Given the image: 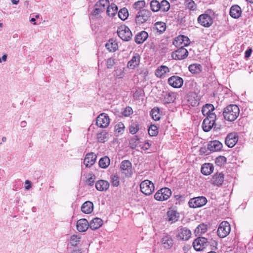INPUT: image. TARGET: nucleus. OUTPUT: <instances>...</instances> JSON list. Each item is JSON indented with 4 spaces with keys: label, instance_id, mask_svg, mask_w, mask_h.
I'll return each mask as SVG.
<instances>
[{
    "label": "nucleus",
    "instance_id": "1",
    "mask_svg": "<svg viewBox=\"0 0 253 253\" xmlns=\"http://www.w3.org/2000/svg\"><path fill=\"white\" fill-rule=\"evenodd\" d=\"M239 113V107L235 104H230L224 109L223 116L226 121L233 122L238 118Z\"/></svg>",
    "mask_w": 253,
    "mask_h": 253
},
{
    "label": "nucleus",
    "instance_id": "2",
    "mask_svg": "<svg viewBox=\"0 0 253 253\" xmlns=\"http://www.w3.org/2000/svg\"><path fill=\"white\" fill-rule=\"evenodd\" d=\"M209 244L216 246L217 243L214 240H211L210 241H209L207 238L201 237L197 238L194 241L193 246L196 251H200L206 248Z\"/></svg>",
    "mask_w": 253,
    "mask_h": 253
},
{
    "label": "nucleus",
    "instance_id": "3",
    "mask_svg": "<svg viewBox=\"0 0 253 253\" xmlns=\"http://www.w3.org/2000/svg\"><path fill=\"white\" fill-rule=\"evenodd\" d=\"M151 12L148 9L139 10L135 16V21L137 24L140 25L146 22L151 17Z\"/></svg>",
    "mask_w": 253,
    "mask_h": 253
},
{
    "label": "nucleus",
    "instance_id": "4",
    "mask_svg": "<svg viewBox=\"0 0 253 253\" xmlns=\"http://www.w3.org/2000/svg\"><path fill=\"white\" fill-rule=\"evenodd\" d=\"M117 34L124 41H129L132 37V34L129 28L125 25H121L118 28Z\"/></svg>",
    "mask_w": 253,
    "mask_h": 253
},
{
    "label": "nucleus",
    "instance_id": "5",
    "mask_svg": "<svg viewBox=\"0 0 253 253\" xmlns=\"http://www.w3.org/2000/svg\"><path fill=\"white\" fill-rule=\"evenodd\" d=\"M140 188L143 193L146 195H150L154 192L155 186L152 181L145 180L141 182Z\"/></svg>",
    "mask_w": 253,
    "mask_h": 253
},
{
    "label": "nucleus",
    "instance_id": "6",
    "mask_svg": "<svg viewBox=\"0 0 253 253\" xmlns=\"http://www.w3.org/2000/svg\"><path fill=\"white\" fill-rule=\"evenodd\" d=\"M171 195V191L170 189L165 187L159 190L155 194L154 198L160 201H163L168 199Z\"/></svg>",
    "mask_w": 253,
    "mask_h": 253
},
{
    "label": "nucleus",
    "instance_id": "7",
    "mask_svg": "<svg viewBox=\"0 0 253 253\" xmlns=\"http://www.w3.org/2000/svg\"><path fill=\"white\" fill-rule=\"evenodd\" d=\"M231 231L230 224L227 221H222L220 223L218 229L217 235L220 238L226 237Z\"/></svg>",
    "mask_w": 253,
    "mask_h": 253
},
{
    "label": "nucleus",
    "instance_id": "8",
    "mask_svg": "<svg viewBox=\"0 0 253 253\" xmlns=\"http://www.w3.org/2000/svg\"><path fill=\"white\" fill-rule=\"evenodd\" d=\"M216 118V116L215 114H211V116H209V117H206L204 119L202 127L205 132H208L212 128L214 124Z\"/></svg>",
    "mask_w": 253,
    "mask_h": 253
},
{
    "label": "nucleus",
    "instance_id": "9",
    "mask_svg": "<svg viewBox=\"0 0 253 253\" xmlns=\"http://www.w3.org/2000/svg\"><path fill=\"white\" fill-rule=\"evenodd\" d=\"M176 237L181 240L187 241L191 236V231L186 227L180 226L176 230Z\"/></svg>",
    "mask_w": 253,
    "mask_h": 253
},
{
    "label": "nucleus",
    "instance_id": "10",
    "mask_svg": "<svg viewBox=\"0 0 253 253\" xmlns=\"http://www.w3.org/2000/svg\"><path fill=\"white\" fill-rule=\"evenodd\" d=\"M197 21L199 24L205 27H209L213 23V19L207 13L200 15Z\"/></svg>",
    "mask_w": 253,
    "mask_h": 253
},
{
    "label": "nucleus",
    "instance_id": "11",
    "mask_svg": "<svg viewBox=\"0 0 253 253\" xmlns=\"http://www.w3.org/2000/svg\"><path fill=\"white\" fill-rule=\"evenodd\" d=\"M110 123L109 116L105 113L100 114L96 119V125L100 127H106Z\"/></svg>",
    "mask_w": 253,
    "mask_h": 253
},
{
    "label": "nucleus",
    "instance_id": "12",
    "mask_svg": "<svg viewBox=\"0 0 253 253\" xmlns=\"http://www.w3.org/2000/svg\"><path fill=\"white\" fill-rule=\"evenodd\" d=\"M207 202V199L204 197H198L191 199L189 201L190 207L196 208L205 205Z\"/></svg>",
    "mask_w": 253,
    "mask_h": 253
},
{
    "label": "nucleus",
    "instance_id": "13",
    "mask_svg": "<svg viewBox=\"0 0 253 253\" xmlns=\"http://www.w3.org/2000/svg\"><path fill=\"white\" fill-rule=\"evenodd\" d=\"M120 169L122 172L126 176H130L132 174V164L128 160H124L121 164Z\"/></svg>",
    "mask_w": 253,
    "mask_h": 253
},
{
    "label": "nucleus",
    "instance_id": "14",
    "mask_svg": "<svg viewBox=\"0 0 253 253\" xmlns=\"http://www.w3.org/2000/svg\"><path fill=\"white\" fill-rule=\"evenodd\" d=\"M140 55L137 53H134L128 61L127 67L129 69H134L138 67L140 62Z\"/></svg>",
    "mask_w": 253,
    "mask_h": 253
},
{
    "label": "nucleus",
    "instance_id": "15",
    "mask_svg": "<svg viewBox=\"0 0 253 253\" xmlns=\"http://www.w3.org/2000/svg\"><path fill=\"white\" fill-rule=\"evenodd\" d=\"M188 55L187 50L183 47H180L172 53L171 57L175 60H182L187 57Z\"/></svg>",
    "mask_w": 253,
    "mask_h": 253
},
{
    "label": "nucleus",
    "instance_id": "16",
    "mask_svg": "<svg viewBox=\"0 0 253 253\" xmlns=\"http://www.w3.org/2000/svg\"><path fill=\"white\" fill-rule=\"evenodd\" d=\"M190 41L189 38L185 36L180 35L175 38L173 44L176 46L184 47L189 45Z\"/></svg>",
    "mask_w": 253,
    "mask_h": 253
},
{
    "label": "nucleus",
    "instance_id": "17",
    "mask_svg": "<svg viewBox=\"0 0 253 253\" xmlns=\"http://www.w3.org/2000/svg\"><path fill=\"white\" fill-rule=\"evenodd\" d=\"M169 84L174 88H180L183 84V79L177 76H172L168 79Z\"/></svg>",
    "mask_w": 253,
    "mask_h": 253
},
{
    "label": "nucleus",
    "instance_id": "18",
    "mask_svg": "<svg viewBox=\"0 0 253 253\" xmlns=\"http://www.w3.org/2000/svg\"><path fill=\"white\" fill-rule=\"evenodd\" d=\"M96 158L97 156L94 153H88L84 159V164L86 167H90L95 163Z\"/></svg>",
    "mask_w": 253,
    "mask_h": 253
},
{
    "label": "nucleus",
    "instance_id": "19",
    "mask_svg": "<svg viewBox=\"0 0 253 253\" xmlns=\"http://www.w3.org/2000/svg\"><path fill=\"white\" fill-rule=\"evenodd\" d=\"M238 140V136L235 133H229L225 139V144L230 148L235 146Z\"/></svg>",
    "mask_w": 253,
    "mask_h": 253
},
{
    "label": "nucleus",
    "instance_id": "20",
    "mask_svg": "<svg viewBox=\"0 0 253 253\" xmlns=\"http://www.w3.org/2000/svg\"><path fill=\"white\" fill-rule=\"evenodd\" d=\"M224 179V174L222 173H216L211 180V183L213 185L219 186L222 184Z\"/></svg>",
    "mask_w": 253,
    "mask_h": 253
},
{
    "label": "nucleus",
    "instance_id": "21",
    "mask_svg": "<svg viewBox=\"0 0 253 253\" xmlns=\"http://www.w3.org/2000/svg\"><path fill=\"white\" fill-rule=\"evenodd\" d=\"M187 101L192 106H197L199 104L200 97L195 92H191L187 96Z\"/></svg>",
    "mask_w": 253,
    "mask_h": 253
},
{
    "label": "nucleus",
    "instance_id": "22",
    "mask_svg": "<svg viewBox=\"0 0 253 253\" xmlns=\"http://www.w3.org/2000/svg\"><path fill=\"white\" fill-rule=\"evenodd\" d=\"M89 227L88 221L84 219H79L77 222V229L81 232H85Z\"/></svg>",
    "mask_w": 253,
    "mask_h": 253
},
{
    "label": "nucleus",
    "instance_id": "23",
    "mask_svg": "<svg viewBox=\"0 0 253 253\" xmlns=\"http://www.w3.org/2000/svg\"><path fill=\"white\" fill-rule=\"evenodd\" d=\"M222 147V144L218 140L210 141L208 146V149L211 151H220Z\"/></svg>",
    "mask_w": 253,
    "mask_h": 253
},
{
    "label": "nucleus",
    "instance_id": "24",
    "mask_svg": "<svg viewBox=\"0 0 253 253\" xmlns=\"http://www.w3.org/2000/svg\"><path fill=\"white\" fill-rule=\"evenodd\" d=\"M148 37L147 32L142 31L135 35L134 40L137 44H141L147 39Z\"/></svg>",
    "mask_w": 253,
    "mask_h": 253
},
{
    "label": "nucleus",
    "instance_id": "25",
    "mask_svg": "<svg viewBox=\"0 0 253 253\" xmlns=\"http://www.w3.org/2000/svg\"><path fill=\"white\" fill-rule=\"evenodd\" d=\"M161 242L163 248L167 249H170L173 244V240L169 235L164 236L161 240Z\"/></svg>",
    "mask_w": 253,
    "mask_h": 253
},
{
    "label": "nucleus",
    "instance_id": "26",
    "mask_svg": "<svg viewBox=\"0 0 253 253\" xmlns=\"http://www.w3.org/2000/svg\"><path fill=\"white\" fill-rule=\"evenodd\" d=\"M103 224V220L98 217L92 219L89 223V227L92 230H95L99 228Z\"/></svg>",
    "mask_w": 253,
    "mask_h": 253
},
{
    "label": "nucleus",
    "instance_id": "27",
    "mask_svg": "<svg viewBox=\"0 0 253 253\" xmlns=\"http://www.w3.org/2000/svg\"><path fill=\"white\" fill-rule=\"evenodd\" d=\"M241 13V8L239 6L234 5L230 8V15L232 17L234 18H238L240 17Z\"/></svg>",
    "mask_w": 253,
    "mask_h": 253
},
{
    "label": "nucleus",
    "instance_id": "28",
    "mask_svg": "<svg viewBox=\"0 0 253 253\" xmlns=\"http://www.w3.org/2000/svg\"><path fill=\"white\" fill-rule=\"evenodd\" d=\"M109 186L110 183L109 182L104 180H98L95 184L96 189L101 191L107 190Z\"/></svg>",
    "mask_w": 253,
    "mask_h": 253
},
{
    "label": "nucleus",
    "instance_id": "29",
    "mask_svg": "<svg viewBox=\"0 0 253 253\" xmlns=\"http://www.w3.org/2000/svg\"><path fill=\"white\" fill-rule=\"evenodd\" d=\"M93 210V204L90 201L84 202L82 206L81 210L83 212L89 214Z\"/></svg>",
    "mask_w": 253,
    "mask_h": 253
},
{
    "label": "nucleus",
    "instance_id": "30",
    "mask_svg": "<svg viewBox=\"0 0 253 253\" xmlns=\"http://www.w3.org/2000/svg\"><path fill=\"white\" fill-rule=\"evenodd\" d=\"M214 110V107L212 104H207L202 108V112L204 116H207V117H209V116H211V114H215L213 112Z\"/></svg>",
    "mask_w": 253,
    "mask_h": 253
},
{
    "label": "nucleus",
    "instance_id": "31",
    "mask_svg": "<svg viewBox=\"0 0 253 253\" xmlns=\"http://www.w3.org/2000/svg\"><path fill=\"white\" fill-rule=\"evenodd\" d=\"M168 220L171 223L176 221L179 217L178 213L173 210H169L167 212Z\"/></svg>",
    "mask_w": 253,
    "mask_h": 253
},
{
    "label": "nucleus",
    "instance_id": "32",
    "mask_svg": "<svg viewBox=\"0 0 253 253\" xmlns=\"http://www.w3.org/2000/svg\"><path fill=\"white\" fill-rule=\"evenodd\" d=\"M96 6H99L103 11L107 9V13L108 15H110V2L109 0H100L96 3Z\"/></svg>",
    "mask_w": 253,
    "mask_h": 253
},
{
    "label": "nucleus",
    "instance_id": "33",
    "mask_svg": "<svg viewBox=\"0 0 253 253\" xmlns=\"http://www.w3.org/2000/svg\"><path fill=\"white\" fill-rule=\"evenodd\" d=\"M213 170V166L211 163H206L201 168V172L206 175H210Z\"/></svg>",
    "mask_w": 253,
    "mask_h": 253
},
{
    "label": "nucleus",
    "instance_id": "34",
    "mask_svg": "<svg viewBox=\"0 0 253 253\" xmlns=\"http://www.w3.org/2000/svg\"><path fill=\"white\" fill-rule=\"evenodd\" d=\"M169 72V68L164 65L160 66L155 71V75L159 78H162L165 74Z\"/></svg>",
    "mask_w": 253,
    "mask_h": 253
},
{
    "label": "nucleus",
    "instance_id": "35",
    "mask_svg": "<svg viewBox=\"0 0 253 253\" xmlns=\"http://www.w3.org/2000/svg\"><path fill=\"white\" fill-rule=\"evenodd\" d=\"M153 29L161 34L165 31L166 29V24L163 22H157L155 24Z\"/></svg>",
    "mask_w": 253,
    "mask_h": 253
},
{
    "label": "nucleus",
    "instance_id": "36",
    "mask_svg": "<svg viewBox=\"0 0 253 253\" xmlns=\"http://www.w3.org/2000/svg\"><path fill=\"white\" fill-rule=\"evenodd\" d=\"M176 98V95L172 92H166L164 100L166 103H170L173 102Z\"/></svg>",
    "mask_w": 253,
    "mask_h": 253
},
{
    "label": "nucleus",
    "instance_id": "37",
    "mask_svg": "<svg viewBox=\"0 0 253 253\" xmlns=\"http://www.w3.org/2000/svg\"><path fill=\"white\" fill-rule=\"evenodd\" d=\"M110 164V160L108 157L105 156L100 159L99 161V166L103 169L107 168Z\"/></svg>",
    "mask_w": 253,
    "mask_h": 253
},
{
    "label": "nucleus",
    "instance_id": "38",
    "mask_svg": "<svg viewBox=\"0 0 253 253\" xmlns=\"http://www.w3.org/2000/svg\"><path fill=\"white\" fill-rule=\"evenodd\" d=\"M117 64H119L118 68L115 69L114 75L118 78H121L123 75L124 67L123 63L120 62H117Z\"/></svg>",
    "mask_w": 253,
    "mask_h": 253
},
{
    "label": "nucleus",
    "instance_id": "39",
    "mask_svg": "<svg viewBox=\"0 0 253 253\" xmlns=\"http://www.w3.org/2000/svg\"><path fill=\"white\" fill-rule=\"evenodd\" d=\"M185 6L190 10H195L197 8V5L193 0H184Z\"/></svg>",
    "mask_w": 253,
    "mask_h": 253
},
{
    "label": "nucleus",
    "instance_id": "40",
    "mask_svg": "<svg viewBox=\"0 0 253 253\" xmlns=\"http://www.w3.org/2000/svg\"><path fill=\"white\" fill-rule=\"evenodd\" d=\"M119 17L122 20H126L128 16L127 9L126 7L121 8L118 13Z\"/></svg>",
    "mask_w": 253,
    "mask_h": 253
},
{
    "label": "nucleus",
    "instance_id": "41",
    "mask_svg": "<svg viewBox=\"0 0 253 253\" xmlns=\"http://www.w3.org/2000/svg\"><path fill=\"white\" fill-rule=\"evenodd\" d=\"M160 10L163 12H167L170 8V4L168 1L163 0L160 2Z\"/></svg>",
    "mask_w": 253,
    "mask_h": 253
},
{
    "label": "nucleus",
    "instance_id": "42",
    "mask_svg": "<svg viewBox=\"0 0 253 253\" xmlns=\"http://www.w3.org/2000/svg\"><path fill=\"white\" fill-rule=\"evenodd\" d=\"M109 137V134L105 131H102L101 132L98 133L97 139L100 142H104L108 140Z\"/></svg>",
    "mask_w": 253,
    "mask_h": 253
},
{
    "label": "nucleus",
    "instance_id": "43",
    "mask_svg": "<svg viewBox=\"0 0 253 253\" xmlns=\"http://www.w3.org/2000/svg\"><path fill=\"white\" fill-rule=\"evenodd\" d=\"M150 8L153 12H158L160 10V2L157 0H152L150 3Z\"/></svg>",
    "mask_w": 253,
    "mask_h": 253
},
{
    "label": "nucleus",
    "instance_id": "44",
    "mask_svg": "<svg viewBox=\"0 0 253 253\" xmlns=\"http://www.w3.org/2000/svg\"><path fill=\"white\" fill-rule=\"evenodd\" d=\"M125 126L122 122H119L115 126V131L117 135L122 134L125 130Z\"/></svg>",
    "mask_w": 253,
    "mask_h": 253
},
{
    "label": "nucleus",
    "instance_id": "45",
    "mask_svg": "<svg viewBox=\"0 0 253 253\" xmlns=\"http://www.w3.org/2000/svg\"><path fill=\"white\" fill-rule=\"evenodd\" d=\"M152 118L155 121H158L160 119L161 115L158 108H153L151 112Z\"/></svg>",
    "mask_w": 253,
    "mask_h": 253
},
{
    "label": "nucleus",
    "instance_id": "46",
    "mask_svg": "<svg viewBox=\"0 0 253 253\" xmlns=\"http://www.w3.org/2000/svg\"><path fill=\"white\" fill-rule=\"evenodd\" d=\"M207 230V225L204 223L200 224L195 229V232L198 234L205 233Z\"/></svg>",
    "mask_w": 253,
    "mask_h": 253
},
{
    "label": "nucleus",
    "instance_id": "47",
    "mask_svg": "<svg viewBox=\"0 0 253 253\" xmlns=\"http://www.w3.org/2000/svg\"><path fill=\"white\" fill-rule=\"evenodd\" d=\"M148 133L152 136H156L158 133V127L154 125H151L148 129Z\"/></svg>",
    "mask_w": 253,
    "mask_h": 253
},
{
    "label": "nucleus",
    "instance_id": "48",
    "mask_svg": "<svg viewBox=\"0 0 253 253\" xmlns=\"http://www.w3.org/2000/svg\"><path fill=\"white\" fill-rule=\"evenodd\" d=\"M145 1L143 0H138L134 3L133 7L136 10H140L145 6Z\"/></svg>",
    "mask_w": 253,
    "mask_h": 253
},
{
    "label": "nucleus",
    "instance_id": "49",
    "mask_svg": "<svg viewBox=\"0 0 253 253\" xmlns=\"http://www.w3.org/2000/svg\"><path fill=\"white\" fill-rule=\"evenodd\" d=\"M201 67L200 64H192L189 66V70L192 73H197L201 71Z\"/></svg>",
    "mask_w": 253,
    "mask_h": 253
},
{
    "label": "nucleus",
    "instance_id": "50",
    "mask_svg": "<svg viewBox=\"0 0 253 253\" xmlns=\"http://www.w3.org/2000/svg\"><path fill=\"white\" fill-rule=\"evenodd\" d=\"M80 242V237L77 235H72L70 240V243L72 246H77Z\"/></svg>",
    "mask_w": 253,
    "mask_h": 253
},
{
    "label": "nucleus",
    "instance_id": "51",
    "mask_svg": "<svg viewBox=\"0 0 253 253\" xmlns=\"http://www.w3.org/2000/svg\"><path fill=\"white\" fill-rule=\"evenodd\" d=\"M139 129V125L137 123H133L129 127V132L132 134L136 133Z\"/></svg>",
    "mask_w": 253,
    "mask_h": 253
},
{
    "label": "nucleus",
    "instance_id": "52",
    "mask_svg": "<svg viewBox=\"0 0 253 253\" xmlns=\"http://www.w3.org/2000/svg\"><path fill=\"white\" fill-rule=\"evenodd\" d=\"M226 162V158L224 156H219L215 159V163L218 166H222Z\"/></svg>",
    "mask_w": 253,
    "mask_h": 253
},
{
    "label": "nucleus",
    "instance_id": "53",
    "mask_svg": "<svg viewBox=\"0 0 253 253\" xmlns=\"http://www.w3.org/2000/svg\"><path fill=\"white\" fill-rule=\"evenodd\" d=\"M103 11L99 6H96V3L95 4L94 9L92 11V14L93 16H98L101 12Z\"/></svg>",
    "mask_w": 253,
    "mask_h": 253
},
{
    "label": "nucleus",
    "instance_id": "54",
    "mask_svg": "<svg viewBox=\"0 0 253 253\" xmlns=\"http://www.w3.org/2000/svg\"><path fill=\"white\" fill-rule=\"evenodd\" d=\"M133 113V111L132 108L130 107H126L124 111L123 112V114L125 117H128L130 115H131Z\"/></svg>",
    "mask_w": 253,
    "mask_h": 253
},
{
    "label": "nucleus",
    "instance_id": "55",
    "mask_svg": "<svg viewBox=\"0 0 253 253\" xmlns=\"http://www.w3.org/2000/svg\"><path fill=\"white\" fill-rule=\"evenodd\" d=\"M120 184L119 178L117 175H114L112 178V185L117 187Z\"/></svg>",
    "mask_w": 253,
    "mask_h": 253
},
{
    "label": "nucleus",
    "instance_id": "56",
    "mask_svg": "<svg viewBox=\"0 0 253 253\" xmlns=\"http://www.w3.org/2000/svg\"><path fill=\"white\" fill-rule=\"evenodd\" d=\"M112 10L115 12L112 13V16H115L118 11V7L115 4L112 3Z\"/></svg>",
    "mask_w": 253,
    "mask_h": 253
},
{
    "label": "nucleus",
    "instance_id": "57",
    "mask_svg": "<svg viewBox=\"0 0 253 253\" xmlns=\"http://www.w3.org/2000/svg\"><path fill=\"white\" fill-rule=\"evenodd\" d=\"M25 189L26 190H29L31 188V182L30 181L28 180H26L25 181Z\"/></svg>",
    "mask_w": 253,
    "mask_h": 253
},
{
    "label": "nucleus",
    "instance_id": "58",
    "mask_svg": "<svg viewBox=\"0 0 253 253\" xmlns=\"http://www.w3.org/2000/svg\"><path fill=\"white\" fill-rule=\"evenodd\" d=\"M112 48L114 51H116L118 49V45L116 42H112Z\"/></svg>",
    "mask_w": 253,
    "mask_h": 253
},
{
    "label": "nucleus",
    "instance_id": "59",
    "mask_svg": "<svg viewBox=\"0 0 253 253\" xmlns=\"http://www.w3.org/2000/svg\"><path fill=\"white\" fill-rule=\"evenodd\" d=\"M252 49H248L245 52V57L248 58L251 56V53H252Z\"/></svg>",
    "mask_w": 253,
    "mask_h": 253
},
{
    "label": "nucleus",
    "instance_id": "60",
    "mask_svg": "<svg viewBox=\"0 0 253 253\" xmlns=\"http://www.w3.org/2000/svg\"><path fill=\"white\" fill-rule=\"evenodd\" d=\"M7 59V55L6 54L3 55L1 58H0V63L2 61L5 62Z\"/></svg>",
    "mask_w": 253,
    "mask_h": 253
},
{
    "label": "nucleus",
    "instance_id": "61",
    "mask_svg": "<svg viewBox=\"0 0 253 253\" xmlns=\"http://www.w3.org/2000/svg\"><path fill=\"white\" fill-rule=\"evenodd\" d=\"M110 42V40L108 41V42H107L106 44H105V47H106V48L109 50V51H111V49H110V47H111V44L110 43H109V42Z\"/></svg>",
    "mask_w": 253,
    "mask_h": 253
},
{
    "label": "nucleus",
    "instance_id": "62",
    "mask_svg": "<svg viewBox=\"0 0 253 253\" xmlns=\"http://www.w3.org/2000/svg\"><path fill=\"white\" fill-rule=\"evenodd\" d=\"M151 144L149 142H146L145 143V146L146 149H148L150 146Z\"/></svg>",
    "mask_w": 253,
    "mask_h": 253
},
{
    "label": "nucleus",
    "instance_id": "63",
    "mask_svg": "<svg viewBox=\"0 0 253 253\" xmlns=\"http://www.w3.org/2000/svg\"><path fill=\"white\" fill-rule=\"evenodd\" d=\"M11 2L13 4H17L19 2V0H11Z\"/></svg>",
    "mask_w": 253,
    "mask_h": 253
},
{
    "label": "nucleus",
    "instance_id": "64",
    "mask_svg": "<svg viewBox=\"0 0 253 253\" xmlns=\"http://www.w3.org/2000/svg\"><path fill=\"white\" fill-rule=\"evenodd\" d=\"M21 124L22 126H25L26 125V122L25 121H22Z\"/></svg>",
    "mask_w": 253,
    "mask_h": 253
}]
</instances>
